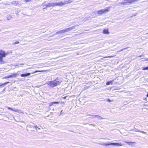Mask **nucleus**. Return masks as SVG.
<instances>
[{
	"instance_id": "nucleus-1",
	"label": "nucleus",
	"mask_w": 148,
	"mask_h": 148,
	"mask_svg": "<svg viewBox=\"0 0 148 148\" xmlns=\"http://www.w3.org/2000/svg\"><path fill=\"white\" fill-rule=\"evenodd\" d=\"M61 82V80L59 78H57L54 80L47 81L46 84L50 87L53 88L59 85Z\"/></svg>"
},
{
	"instance_id": "nucleus-2",
	"label": "nucleus",
	"mask_w": 148,
	"mask_h": 148,
	"mask_svg": "<svg viewBox=\"0 0 148 148\" xmlns=\"http://www.w3.org/2000/svg\"><path fill=\"white\" fill-rule=\"evenodd\" d=\"M9 53L8 52H5L4 51L0 50V63L3 64L4 62L3 60V58H5L6 56Z\"/></svg>"
},
{
	"instance_id": "nucleus-3",
	"label": "nucleus",
	"mask_w": 148,
	"mask_h": 148,
	"mask_svg": "<svg viewBox=\"0 0 148 148\" xmlns=\"http://www.w3.org/2000/svg\"><path fill=\"white\" fill-rule=\"evenodd\" d=\"M110 7L106 8L105 9H101L97 11V14L99 15H101L104 13L106 12L109 11L110 10Z\"/></svg>"
},
{
	"instance_id": "nucleus-4",
	"label": "nucleus",
	"mask_w": 148,
	"mask_h": 148,
	"mask_svg": "<svg viewBox=\"0 0 148 148\" xmlns=\"http://www.w3.org/2000/svg\"><path fill=\"white\" fill-rule=\"evenodd\" d=\"M102 145H104V146H107V145H116L117 146H122L124 145L123 144H122L121 143H103L101 144Z\"/></svg>"
},
{
	"instance_id": "nucleus-5",
	"label": "nucleus",
	"mask_w": 148,
	"mask_h": 148,
	"mask_svg": "<svg viewBox=\"0 0 148 148\" xmlns=\"http://www.w3.org/2000/svg\"><path fill=\"white\" fill-rule=\"evenodd\" d=\"M18 74L16 73H13L11 75L7 76L5 77H3L4 79H6L7 78H9L10 77H17Z\"/></svg>"
},
{
	"instance_id": "nucleus-6",
	"label": "nucleus",
	"mask_w": 148,
	"mask_h": 148,
	"mask_svg": "<svg viewBox=\"0 0 148 148\" xmlns=\"http://www.w3.org/2000/svg\"><path fill=\"white\" fill-rule=\"evenodd\" d=\"M55 3V6H62L64 4V3L62 2H59L58 3Z\"/></svg>"
},
{
	"instance_id": "nucleus-7",
	"label": "nucleus",
	"mask_w": 148,
	"mask_h": 148,
	"mask_svg": "<svg viewBox=\"0 0 148 148\" xmlns=\"http://www.w3.org/2000/svg\"><path fill=\"white\" fill-rule=\"evenodd\" d=\"M65 29L61 30L59 31L58 32L56 33V34H62L64 33H65Z\"/></svg>"
},
{
	"instance_id": "nucleus-8",
	"label": "nucleus",
	"mask_w": 148,
	"mask_h": 148,
	"mask_svg": "<svg viewBox=\"0 0 148 148\" xmlns=\"http://www.w3.org/2000/svg\"><path fill=\"white\" fill-rule=\"evenodd\" d=\"M75 27V26H73L71 27L66 28V29H65V32H69L70 31H71L72 29H74Z\"/></svg>"
},
{
	"instance_id": "nucleus-9",
	"label": "nucleus",
	"mask_w": 148,
	"mask_h": 148,
	"mask_svg": "<svg viewBox=\"0 0 148 148\" xmlns=\"http://www.w3.org/2000/svg\"><path fill=\"white\" fill-rule=\"evenodd\" d=\"M54 6H55L54 3H51L48 4L47 5L46 7H49Z\"/></svg>"
},
{
	"instance_id": "nucleus-10",
	"label": "nucleus",
	"mask_w": 148,
	"mask_h": 148,
	"mask_svg": "<svg viewBox=\"0 0 148 148\" xmlns=\"http://www.w3.org/2000/svg\"><path fill=\"white\" fill-rule=\"evenodd\" d=\"M103 33L105 34H108L109 33L108 29H105L103 30Z\"/></svg>"
},
{
	"instance_id": "nucleus-11",
	"label": "nucleus",
	"mask_w": 148,
	"mask_h": 148,
	"mask_svg": "<svg viewBox=\"0 0 148 148\" xmlns=\"http://www.w3.org/2000/svg\"><path fill=\"white\" fill-rule=\"evenodd\" d=\"M30 75V73H28L27 74H22L21 75V77H26Z\"/></svg>"
},
{
	"instance_id": "nucleus-12",
	"label": "nucleus",
	"mask_w": 148,
	"mask_h": 148,
	"mask_svg": "<svg viewBox=\"0 0 148 148\" xmlns=\"http://www.w3.org/2000/svg\"><path fill=\"white\" fill-rule=\"evenodd\" d=\"M125 142L126 143H127L128 145H132V144L133 143H135V142H127V141H125Z\"/></svg>"
},
{
	"instance_id": "nucleus-13",
	"label": "nucleus",
	"mask_w": 148,
	"mask_h": 148,
	"mask_svg": "<svg viewBox=\"0 0 148 148\" xmlns=\"http://www.w3.org/2000/svg\"><path fill=\"white\" fill-rule=\"evenodd\" d=\"M59 103V102H51L49 103V106H52L53 104H54V103L58 104Z\"/></svg>"
},
{
	"instance_id": "nucleus-14",
	"label": "nucleus",
	"mask_w": 148,
	"mask_h": 148,
	"mask_svg": "<svg viewBox=\"0 0 148 148\" xmlns=\"http://www.w3.org/2000/svg\"><path fill=\"white\" fill-rule=\"evenodd\" d=\"M46 71V70L37 71H36L34 72L33 73H35L37 72H45V71Z\"/></svg>"
},
{
	"instance_id": "nucleus-15",
	"label": "nucleus",
	"mask_w": 148,
	"mask_h": 148,
	"mask_svg": "<svg viewBox=\"0 0 148 148\" xmlns=\"http://www.w3.org/2000/svg\"><path fill=\"white\" fill-rule=\"evenodd\" d=\"M34 127L36 128L37 131H38L40 129V128L38 127L37 126H34Z\"/></svg>"
},
{
	"instance_id": "nucleus-16",
	"label": "nucleus",
	"mask_w": 148,
	"mask_h": 148,
	"mask_svg": "<svg viewBox=\"0 0 148 148\" xmlns=\"http://www.w3.org/2000/svg\"><path fill=\"white\" fill-rule=\"evenodd\" d=\"M136 1V0H128V2L131 3Z\"/></svg>"
},
{
	"instance_id": "nucleus-17",
	"label": "nucleus",
	"mask_w": 148,
	"mask_h": 148,
	"mask_svg": "<svg viewBox=\"0 0 148 148\" xmlns=\"http://www.w3.org/2000/svg\"><path fill=\"white\" fill-rule=\"evenodd\" d=\"M106 56L105 57H104L103 58H112L114 56Z\"/></svg>"
},
{
	"instance_id": "nucleus-18",
	"label": "nucleus",
	"mask_w": 148,
	"mask_h": 148,
	"mask_svg": "<svg viewBox=\"0 0 148 148\" xmlns=\"http://www.w3.org/2000/svg\"><path fill=\"white\" fill-rule=\"evenodd\" d=\"M112 81H110V82H108L106 83V85H109V84H112Z\"/></svg>"
},
{
	"instance_id": "nucleus-19",
	"label": "nucleus",
	"mask_w": 148,
	"mask_h": 148,
	"mask_svg": "<svg viewBox=\"0 0 148 148\" xmlns=\"http://www.w3.org/2000/svg\"><path fill=\"white\" fill-rule=\"evenodd\" d=\"M94 116L97 117L98 119H103V118H102L101 117L99 116L95 115V116Z\"/></svg>"
},
{
	"instance_id": "nucleus-20",
	"label": "nucleus",
	"mask_w": 148,
	"mask_h": 148,
	"mask_svg": "<svg viewBox=\"0 0 148 148\" xmlns=\"http://www.w3.org/2000/svg\"><path fill=\"white\" fill-rule=\"evenodd\" d=\"M143 70H148V67H144L143 68Z\"/></svg>"
},
{
	"instance_id": "nucleus-21",
	"label": "nucleus",
	"mask_w": 148,
	"mask_h": 148,
	"mask_svg": "<svg viewBox=\"0 0 148 148\" xmlns=\"http://www.w3.org/2000/svg\"><path fill=\"white\" fill-rule=\"evenodd\" d=\"M12 111H14V112H17V111H18V110L16 109H13Z\"/></svg>"
},
{
	"instance_id": "nucleus-22",
	"label": "nucleus",
	"mask_w": 148,
	"mask_h": 148,
	"mask_svg": "<svg viewBox=\"0 0 148 148\" xmlns=\"http://www.w3.org/2000/svg\"><path fill=\"white\" fill-rule=\"evenodd\" d=\"M17 112H18L19 113H23L20 110H18V111H17Z\"/></svg>"
},
{
	"instance_id": "nucleus-23",
	"label": "nucleus",
	"mask_w": 148,
	"mask_h": 148,
	"mask_svg": "<svg viewBox=\"0 0 148 148\" xmlns=\"http://www.w3.org/2000/svg\"><path fill=\"white\" fill-rule=\"evenodd\" d=\"M135 131H136V132H140V130H138L137 129H135Z\"/></svg>"
},
{
	"instance_id": "nucleus-24",
	"label": "nucleus",
	"mask_w": 148,
	"mask_h": 148,
	"mask_svg": "<svg viewBox=\"0 0 148 148\" xmlns=\"http://www.w3.org/2000/svg\"><path fill=\"white\" fill-rule=\"evenodd\" d=\"M107 101H108V102H111V101H112L111 100H110V99H107Z\"/></svg>"
},
{
	"instance_id": "nucleus-25",
	"label": "nucleus",
	"mask_w": 148,
	"mask_h": 148,
	"mask_svg": "<svg viewBox=\"0 0 148 148\" xmlns=\"http://www.w3.org/2000/svg\"><path fill=\"white\" fill-rule=\"evenodd\" d=\"M7 108L9 109H10V110H13V109H12L10 107H7Z\"/></svg>"
},
{
	"instance_id": "nucleus-26",
	"label": "nucleus",
	"mask_w": 148,
	"mask_h": 148,
	"mask_svg": "<svg viewBox=\"0 0 148 148\" xmlns=\"http://www.w3.org/2000/svg\"><path fill=\"white\" fill-rule=\"evenodd\" d=\"M121 49V50H120V51H117V52H120V51H123V49Z\"/></svg>"
},
{
	"instance_id": "nucleus-27",
	"label": "nucleus",
	"mask_w": 148,
	"mask_h": 148,
	"mask_svg": "<svg viewBox=\"0 0 148 148\" xmlns=\"http://www.w3.org/2000/svg\"><path fill=\"white\" fill-rule=\"evenodd\" d=\"M11 16H9V17L8 18H7V19H8V20H9L10 19H11Z\"/></svg>"
},
{
	"instance_id": "nucleus-28",
	"label": "nucleus",
	"mask_w": 148,
	"mask_h": 148,
	"mask_svg": "<svg viewBox=\"0 0 148 148\" xmlns=\"http://www.w3.org/2000/svg\"><path fill=\"white\" fill-rule=\"evenodd\" d=\"M140 132H141L142 133H144V134H145L146 133V132H144V131H140Z\"/></svg>"
},
{
	"instance_id": "nucleus-29",
	"label": "nucleus",
	"mask_w": 148,
	"mask_h": 148,
	"mask_svg": "<svg viewBox=\"0 0 148 148\" xmlns=\"http://www.w3.org/2000/svg\"><path fill=\"white\" fill-rule=\"evenodd\" d=\"M31 0H25L26 2H28L30 1Z\"/></svg>"
},
{
	"instance_id": "nucleus-30",
	"label": "nucleus",
	"mask_w": 148,
	"mask_h": 148,
	"mask_svg": "<svg viewBox=\"0 0 148 148\" xmlns=\"http://www.w3.org/2000/svg\"><path fill=\"white\" fill-rule=\"evenodd\" d=\"M19 42H16L15 44H18L19 43Z\"/></svg>"
},
{
	"instance_id": "nucleus-31",
	"label": "nucleus",
	"mask_w": 148,
	"mask_h": 148,
	"mask_svg": "<svg viewBox=\"0 0 148 148\" xmlns=\"http://www.w3.org/2000/svg\"><path fill=\"white\" fill-rule=\"evenodd\" d=\"M148 60V58H146L145 59V61H147Z\"/></svg>"
},
{
	"instance_id": "nucleus-32",
	"label": "nucleus",
	"mask_w": 148,
	"mask_h": 148,
	"mask_svg": "<svg viewBox=\"0 0 148 148\" xmlns=\"http://www.w3.org/2000/svg\"><path fill=\"white\" fill-rule=\"evenodd\" d=\"M92 125L94 126H96V125Z\"/></svg>"
},
{
	"instance_id": "nucleus-33",
	"label": "nucleus",
	"mask_w": 148,
	"mask_h": 148,
	"mask_svg": "<svg viewBox=\"0 0 148 148\" xmlns=\"http://www.w3.org/2000/svg\"><path fill=\"white\" fill-rule=\"evenodd\" d=\"M7 83H4V84H2V85H3V84H7Z\"/></svg>"
},
{
	"instance_id": "nucleus-34",
	"label": "nucleus",
	"mask_w": 148,
	"mask_h": 148,
	"mask_svg": "<svg viewBox=\"0 0 148 148\" xmlns=\"http://www.w3.org/2000/svg\"><path fill=\"white\" fill-rule=\"evenodd\" d=\"M147 96L148 97V94L147 95Z\"/></svg>"
},
{
	"instance_id": "nucleus-35",
	"label": "nucleus",
	"mask_w": 148,
	"mask_h": 148,
	"mask_svg": "<svg viewBox=\"0 0 148 148\" xmlns=\"http://www.w3.org/2000/svg\"><path fill=\"white\" fill-rule=\"evenodd\" d=\"M65 98H66V97H64V99Z\"/></svg>"
},
{
	"instance_id": "nucleus-36",
	"label": "nucleus",
	"mask_w": 148,
	"mask_h": 148,
	"mask_svg": "<svg viewBox=\"0 0 148 148\" xmlns=\"http://www.w3.org/2000/svg\"><path fill=\"white\" fill-rule=\"evenodd\" d=\"M1 86V85H0V86Z\"/></svg>"
}]
</instances>
